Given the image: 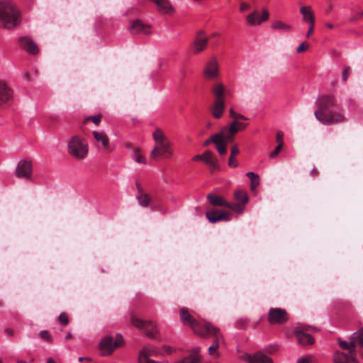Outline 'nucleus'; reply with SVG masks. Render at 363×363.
<instances>
[{"instance_id":"c9c22d12","label":"nucleus","mask_w":363,"mask_h":363,"mask_svg":"<svg viewBox=\"0 0 363 363\" xmlns=\"http://www.w3.org/2000/svg\"><path fill=\"white\" fill-rule=\"evenodd\" d=\"M222 137L221 134H220V132H218L217 133H215L213 134L209 139L206 140L204 143H203V145L204 146H208L211 143H214L215 145L219 142V139Z\"/></svg>"},{"instance_id":"a211bd4d","label":"nucleus","mask_w":363,"mask_h":363,"mask_svg":"<svg viewBox=\"0 0 363 363\" xmlns=\"http://www.w3.org/2000/svg\"><path fill=\"white\" fill-rule=\"evenodd\" d=\"M130 30L133 34L143 33L148 35L151 33V26L143 23L140 20L134 21L130 27Z\"/></svg>"},{"instance_id":"f704fd0d","label":"nucleus","mask_w":363,"mask_h":363,"mask_svg":"<svg viewBox=\"0 0 363 363\" xmlns=\"http://www.w3.org/2000/svg\"><path fill=\"white\" fill-rule=\"evenodd\" d=\"M272 28L279 30L284 32H289L291 28L289 25L285 23L283 21H277L272 25Z\"/></svg>"},{"instance_id":"2eb2a0df","label":"nucleus","mask_w":363,"mask_h":363,"mask_svg":"<svg viewBox=\"0 0 363 363\" xmlns=\"http://www.w3.org/2000/svg\"><path fill=\"white\" fill-rule=\"evenodd\" d=\"M219 69L218 62L215 59L210 60L203 70V75L206 79H213L218 76Z\"/></svg>"},{"instance_id":"4d7b16f0","label":"nucleus","mask_w":363,"mask_h":363,"mask_svg":"<svg viewBox=\"0 0 363 363\" xmlns=\"http://www.w3.org/2000/svg\"><path fill=\"white\" fill-rule=\"evenodd\" d=\"M249 7H250V6H249V4H248L245 3V2H242V3H241V4H240V10L241 11H245V10L248 9H249Z\"/></svg>"},{"instance_id":"3c124183","label":"nucleus","mask_w":363,"mask_h":363,"mask_svg":"<svg viewBox=\"0 0 363 363\" xmlns=\"http://www.w3.org/2000/svg\"><path fill=\"white\" fill-rule=\"evenodd\" d=\"M139 363H168L167 361L157 362L152 359H138Z\"/></svg>"},{"instance_id":"37998d69","label":"nucleus","mask_w":363,"mask_h":363,"mask_svg":"<svg viewBox=\"0 0 363 363\" xmlns=\"http://www.w3.org/2000/svg\"><path fill=\"white\" fill-rule=\"evenodd\" d=\"M284 134L281 131H278L277 133L276 139L278 145H284Z\"/></svg>"},{"instance_id":"cd10ccee","label":"nucleus","mask_w":363,"mask_h":363,"mask_svg":"<svg viewBox=\"0 0 363 363\" xmlns=\"http://www.w3.org/2000/svg\"><path fill=\"white\" fill-rule=\"evenodd\" d=\"M296 336L298 342L302 345H312L314 342V339L310 334L297 331Z\"/></svg>"},{"instance_id":"9d476101","label":"nucleus","mask_w":363,"mask_h":363,"mask_svg":"<svg viewBox=\"0 0 363 363\" xmlns=\"http://www.w3.org/2000/svg\"><path fill=\"white\" fill-rule=\"evenodd\" d=\"M268 320L271 324L284 323L288 320L287 313L284 309L271 308L268 313Z\"/></svg>"},{"instance_id":"603ef678","label":"nucleus","mask_w":363,"mask_h":363,"mask_svg":"<svg viewBox=\"0 0 363 363\" xmlns=\"http://www.w3.org/2000/svg\"><path fill=\"white\" fill-rule=\"evenodd\" d=\"M230 153L231 156H235L239 153V149L236 145L231 147Z\"/></svg>"},{"instance_id":"f03ea898","label":"nucleus","mask_w":363,"mask_h":363,"mask_svg":"<svg viewBox=\"0 0 363 363\" xmlns=\"http://www.w3.org/2000/svg\"><path fill=\"white\" fill-rule=\"evenodd\" d=\"M21 12L13 1L0 0V27L13 30L21 25Z\"/></svg>"},{"instance_id":"69168bd1","label":"nucleus","mask_w":363,"mask_h":363,"mask_svg":"<svg viewBox=\"0 0 363 363\" xmlns=\"http://www.w3.org/2000/svg\"><path fill=\"white\" fill-rule=\"evenodd\" d=\"M136 186H137V189H138V194H143L142 192L140 184L137 182L136 183Z\"/></svg>"},{"instance_id":"6e6d98bb","label":"nucleus","mask_w":363,"mask_h":363,"mask_svg":"<svg viewBox=\"0 0 363 363\" xmlns=\"http://www.w3.org/2000/svg\"><path fill=\"white\" fill-rule=\"evenodd\" d=\"M308 48V46L306 47L305 43H301L296 49V52H301Z\"/></svg>"},{"instance_id":"c85d7f7f","label":"nucleus","mask_w":363,"mask_h":363,"mask_svg":"<svg viewBox=\"0 0 363 363\" xmlns=\"http://www.w3.org/2000/svg\"><path fill=\"white\" fill-rule=\"evenodd\" d=\"M300 13L303 16V19L304 21H308L309 23L315 22V18L313 13L312 12L311 7L309 6H303L300 8Z\"/></svg>"},{"instance_id":"4468645a","label":"nucleus","mask_w":363,"mask_h":363,"mask_svg":"<svg viewBox=\"0 0 363 363\" xmlns=\"http://www.w3.org/2000/svg\"><path fill=\"white\" fill-rule=\"evenodd\" d=\"M208 41V38L204 31L201 30H199L196 34V37L193 43V49L194 52H200L203 51L206 48Z\"/></svg>"},{"instance_id":"bb28decb","label":"nucleus","mask_w":363,"mask_h":363,"mask_svg":"<svg viewBox=\"0 0 363 363\" xmlns=\"http://www.w3.org/2000/svg\"><path fill=\"white\" fill-rule=\"evenodd\" d=\"M212 92L216 98L215 100L224 101V95L226 92L225 86L220 83L215 84L212 87Z\"/></svg>"},{"instance_id":"e2e57ef3","label":"nucleus","mask_w":363,"mask_h":363,"mask_svg":"<svg viewBox=\"0 0 363 363\" xmlns=\"http://www.w3.org/2000/svg\"><path fill=\"white\" fill-rule=\"evenodd\" d=\"M5 333L9 335V336H13V331L12 329H10V328H7L5 330Z\"/></svg>"},{"instance_id":"5701e85b","label":"nucleus","mask_w":363,"mask_h":363,"mask_svg":"<svg viewBox=\"0 0 363 363\" xmlns=\"http://www.w3.org/2000/svg\"><path fill=\"white\" fill-rule=\"evenodd\" d=\"M250 358V363H273L272 358L262 352H258L252 356H246Z\"/></svg>"},{"instance_id":"0e129e2a","label":"nucleus","mask_w":363,"mask_h":363,"mask_svg":"<svg viewBox=\"0 0 363 363\" xmlns=\"http://www.w3.org/2000/svg\"><path fill=\"white\" fill-rule=\"evenodd\" d=\"M78 360H79V362H82L83 360H86V361L90 362L91 360V359L89 358V357H79Z\"/></svg>"},{"instance_id":"ddd939ff","label":"nucleus","mask_w":363,"mask_h":363,"mask_svg":"<svg viewBox=\"0 0 363 363\" xmlns=\"http://www.w3.org/2000/svg\"><path fill=\"white\" fill-rule=\"evenodd\" d=\"M206 216L211 223H216L219 221H229L231 219V213L224 211H209L206 213Z\"/></svg>"},{"instance_id":"2f4dec72","label":"nucleus","mask_w":363,"mask_h":363,"mask_svg":"<svg viewBox=\"0 0 363 363\" xmlns=\"http://www.w3.org/2000/svg\"><path fill=\"white\" fill-rule=\"evenodd\" d=\"M234 197L238 203H242V205H245L249 201L247 194L244 190H238L235 191Z\"/></svg>"},{"instance_id":"6e6552de","label":"nucleus","mask_w":363,"mask_h":363,"mask_svg":"<svg viewBox=\"0 0 363 363\" xmlns=\"http://www.w3.org/2000/svg\"><path fill=\"white\" fill-rule=\"evenodd\" d=\"M33 172V166L30 160H20L18 162L15 174L17 177L26 179H30Z\"/></svg>"},{"instance_id":"aec40b11","label":"nucleus","mask_w":363,"mask_h":363,"mask_svg":"<svg viewBox=\"0 0 363 363\" xmlns=\"http://www.w3.org/2000/svg\"><path fill=\"white\" fill-rule=\"evenodd\" d=\"M269 15V12L264 10L262 16L258 17L257 12L254 11L247 16V21L249 24L252 26L260 24L261 23H262L263 21H266L268 18Z\"/></svg>"},{"instance_id":"393cba45","label":"nucleus","mask_w":363,"mask_h":363,"mask_svg":"<svg viewBox=\"0 0 363 363\" xmlns=\"http://www.w3.org/2000/svg\"><path fill=\"white\" fill-rule=\"evenodd\" d=\"M159 350L154 346L147 345L139 353L138 359H149L148 357L159 354Z\"/></svg>"},{"instance_id":"a19ab883","label":"nucleus","mask_w":363,"mask_h":363,"mask_svg":"<svg viewBox=\"0 0 363 363\" xmlns=\"http://www.w3.org/2000/svg\"><path fill=\"white\" fill-rule=\"evenodd\" d=\"M351 69L349 66L345 67L342 70V81L345 82L350 74Z\"/></svg>"},{"instance_id":"a878e982","label":"nucleus","mask_w":363,"mask_h":363,"mask_svg":"<svg viewBox=\"0 0 363 363\" xmlns=\"http://www.w3.org/2000/svg\"><path fill=\"white\" fill-rule=\"evenodd\" d=\"M225 101L215 100L211 108V113L215 118H220L224 112Z\"/></svg>"},{"instance_id":"79ce46f5","label":"nucleus","mask_w":363,"mask_h":363,"mask_svg":"<svg viewBox=\"0 0 363 363\" xmlns=\"http://www.w3.org/2000/svg\"><path fill=\"white\" fill-rule=\"evenodd\" d=\"M58 320L59 322L64 325H66L68 323V318L65 313H60Z\"/></svg>"},{"instance_id":"20e7f679","label":"nucleus","mask_w":363,"mask_h":363,"mask_svg":"<svg viewBox=\"0 0 363 363\" xmlns=\"http://www.w3.org/2000/svg\"><path fill=\"white\" fill-rule=\"evenodd\" d=\"M88 144L86 140L77 135H74L68 143V152L77 159H84L88 154Z\"/></svg>"},{"instance_id":"423d86ee","label":"nucleus","mask_w":363,"mask_h":363,"mask_svg":"<svg viewBox=\"0 0 363 363\" xmlns=\"http://www.w3.org/2000/svg\"><path fill=\"white\" fill-rule=\"evenodd\" d=\"M247 126V123H241L233 120L228 125L224 126L220 130V134L227 140H233L234 135Z\"/></svg>"},{"instance_id":"9b49d317","label":"nucleus","mask_w":363,"mask_h":363,"mask_svg":"<svg viewBox=\"0 0 363 363\" xmlns=\"http://www.w3.org/2000/svg\"><path fill=\"white\" fill-rule=\"evenodd\" d=\"M13 99V89L5 81L0 79V106L10 104Z\"/></svg>"},{"instance_id":"6ab92c4d","label":"nucleus","mask_w":363,"mask_h":363,"mask_svg":"<svg viewBox=\"0 0 363 363\" xmlns=\"http://www.w3.org/2000/svg\"><path fill=\"white\" fill-rule=\"evenodd\" d=\"M203 161L206 165H208L209 171L211 173L220 169L218 160L213 157L212 153L210 151L207 150L204 152V158Z\"/></svg>"},{"instance_id":"680f3d73","label":"nucleus","mask_w":363,"mask_h":363,"mask_svg":"<svg viewBox=\"0 0 363 363\" xmlns=\"http://www.w3.org/2000/svg\"><path fill=\"white\" fill-rule=\"evenodd\" d=\"M246 356H251V355L247 353H245L240 357V359L247 362V363H250V358L247 357Z\"/></svg>"},{"instance_id":"e433bc0d","label":"nucleus","mask_w":363,"mask_h":363,"mask_svg":"<svg viewBox=\"0 0 363 363\" xmlns=\"http://www.w3.org/2000/svg\"><path fill=\"white\" fill-rule=\"evenodd\" d=\"M354 341H357L360 345L363 346V328L359 329L352 335Z\"/></svg>"},{"instance_id":"412c9836","label":"nucleus","mask_w":363,"mask_h":363,"mask_svg":"<svg viewBox=\"0 0 363 363\" xmlns=\"http://www.w3.org/2000/svg\"><path fill=\"white\" fill-rule=\"evenodd\" d=\"M334 363H357L355 355H347L342 352H336L334 354Z\"/></svg>"},{"instance_id":"09e8293b","label":"nucleus","mask_w":363,"mask_h":363,"mask_svg":"<svg viewBox=\"0 0 363 363\" xmlns=\"http://www.w3.org/2000/svg\"><path fill=\"white\" fill-rule=\"evenodd\" d=\"M282 147H283L282 145H277V146L276 147L275 150L273 152H271L270 157H276L280 152Z\"/></svg>"},{"instance_id":"473e14b6","label":"nucleus","mask_w":363,"mask_h":363,"mask_svg":"<svg viewBox=\"0 0 363 363\" xmlns=\"http://www.w3.org/2000/svg\"><path fill=\"white\" fill-rule=\"evenodd\" d=\"M230 142H231V140H225L224 138V136H222L219 139V142H218L216 144V147L217 151L218 152V153L220 155H223L225 154L226 150H227V145L228 143H230Z\"/></svg>"},{"instance_id":"c03bdc74","label":"nucleus","mask_w":363,"mask_h":363,"mask_svg":"<svg viewBox=\"0 0 363 363\" xmlns=\"http://www.w3.org/2000/svg\"><path fill=\"white\" fill-rule=\"evenodd\" d=\"M40 337L42 339L45 340L48 342H50L51 341V337H50L49 333L47 330H42L40 333Z\"/></svg>"},{"instance_id":"ea45409f","label":"nucleus","mask_w":363,"mask_h":363,"mask_svg":"<svg viewBox=\"0 0 363 363\" xmlns=\"http://www.w3.org/2000/svg\"><path fill=\"white\" fill-rule=\"evenodd\" d=\"M315 362L314 357L308 355L300 358L297 363H315Z\"/></svg>"},{"instance_id":"1a4fd4ad","label":"nucleus","mask_w":363,"mask_h":363,"mask_svg":"<svg viewBox=\"0 0 363 363\" xmlns=\"http://www.w3.org/2000/svg\"><path fill=\"white\" fill-rule=\"evenodd\" d=\"M204 333L206 335L213 336L215 337L214 342L209 347V354H212L213 352H216L219 347V337H222L220 334V330L218 328L214 327L211 323H208L204 325Z\"/></svg>"},{"instance_id":"864d4df0","label":"nucleus","mask_w":363,"mask_h":363,"mask_svg":"<svg viewBox=\"0 0 363 363\" xmlns=\"http://www.w3.org/2000/svg\"><path fill=\"white\" fill-rule=\"evenodd\" d=\"M362 16H363V9L362 11H360L359 13H357L356 15L352 16L350 18V21H354L357 18H361Z\"/></svg>"},{"instance_id":"13d9d810","label":"nucleus","mask_w":363,"mask_h":363,"mask_svg":"<svg viewBox=\"0 0 363 363\" xmlns=\"http://www.w3.org/2000/svg\"><path fill=\"white\" fill-rule=\"evenodd\" d=\"M204 158V152L201 155H195L193 158H192V160L194 161H199V160H203Z\"/></svg>"},{"instance_id":"a18cd8bd","label":"nucleus","mask_w":363,"mask_h":363,"mask_svg":"<svg viewBox=\"0 0 363 363\" xmlns=\"http://www.w3.org/2000/svg\"><path fill=\"white\" fill-rule=\"evenodd\" d=\"M235 156H230L228 159V165L232 168H235L238 166V161L234 158Z\"/></svg>"},{"instance_id":"7c9ffc66","label":"nucleus","mask_w":363,"mask_h":363,"mask_svg":"<svg viewBox=\"0 0 363 363\" xmlns=\"http://www.w3.org/2000/svg\"><path fill=\"white\" fill-rule=\"evenodd\" d=\"M339 345L343 350H348L350 354L356 355L355 343L354 340L347 342L342 340L340 338L338 339Z\"/></svg>"},{"instance_id":"5fc2aeb1","label":"nucleus","mask_w":363,"mask_h":363,"mask_svg":"<svg viewBox=\"0 0 363 363\" xmlns=\"http://www.w3.org/2000/svg\"><path fill=\"white\" fill-rule=\"evenodd\" d=\"M314 25H315V22L309 23V28H308V32L306 33L307 38H308L310 36V35L313 33V29H314Z\"/></svg>"},{"instance_id":"0eeeda50","label":"nucleus","mask_w":363,"mask_h":363,"mask_svg":"<svg viewBox=\"0 0 363 363\" xmlns=\"http://www.w3.org/2000/svg\"><path fill=\"white\" fill-rule=\"evenodd\" d=\"M122 343L123 339L121 335H118L116 340L111 337H106L101 340L99 347L103 355H107L111 354Z\"/></svg>"},{"instance_id":"774afa93","label":"nucleus","mask_w":363,"mask_h":363,"mask_svg":"<svg viewBox=\"0 0 363 363\" xmlns=\"http://www.w3.org/2000/svg\"><path fill=\"white\" fill-rule=\"evenodd\" d=\"M326 26L328 28H333L334 26L332 23H328L326 24Z\"/></svg>"},{"instance_id":"58836bf2","label":"nucleus","mask_w":363,"mask_h":363,"mask_svg":"<svg viewBox=\"0 0 363 363\" xmlns=\"http://www.w3.org/2000/svg\"><path fill=\"white\" fill-rule=\"evenodd\" d=\"M230 116L234 118V120L238 121V119L247 120V118L242 114L236 113L233 108L229 110Z\"/></svg>"},{"instance_id":"8fccbe9b","label":"nucleus","mask_w":363,"mask_h":363,"mask_svg":"<svg viewBox=\"0 0 363 363\" xmlns=\"http://www.w3.org/2000/svg\"><path fill=\"white\" fill-rule=\"evenodd\" d=\"M135 160L138 163H141V164H145L146 163V159L142 155H136L135 157Z\"/></svg>"},{"instance_id":"de8ad7c7","label":"nucleus","mask_w":363,"mask_h":363,"mask_svg":"<svg viewBox=\"0 0 363 363\" xmlns=\"http://www.w3.org/2000/svg\"><path fill=\"white\" fill-rule=\"evenodd\" d=\"M101 115H96L89 117L87 120H91L96 125H99V123L101 122Z\"/></svg>"},{"instance_id":"f257e3e1","label":"nucleus","mask_w":363,"mask_h":363,"mask_svg":"<svg viewBox=\"0 0 363 363\" xmlns=\"http://www.w3.org/2000/svg\"><path fill=\"white\" fill-rule=\"evenodd\" d=\"M315 104L318 108L315 111L314 115L321 123L330 125L345 121V117L341 111H335L332 109L337 105L335 96L322 95L317 99Z\"/></svg>"},{"instance_id":"39448f33","label":"nucleus","mask_w":363,"mask_h":363,"mask_svg":"<svg viewBox=\"0 0 363 363\" xmlns=\"http://www.w3.org/2000/svg\"><path fill=\"white\" fill-rule=\"evenodd\" d=\"M180 319L184 325L189 326L193 331L200 335L205 336L204 325L202 326L189 313L186 308L180 311Z\"/></svg>"},{"instance_id":"dca6fc26","label":"nucleus","mask_w":363,"mask_h":363,"mask_svg":"<svg viewBox=\"0 0 363 363\" xmlns=\"http://www.w3.org/2000/svg\"><path fill=\"white\" fill-rule=\"evenodd\" d=\"M157 6V11L161 14H172L175 9L169 0H150Z\"/></svg>"},{"instance_id":"7ed1b4c3","label":"nucleus","mask_w":363,"mask_h":363,"mask_svg":"<svg viewBox=\"0 0 363 363\" xmlns=\"http://www.w3.org/2000/svg\"><path fill=\"white\" fill-rule=\"evenodd\" d=\"M152 138L157 145L151 151L150 156L152 158H156L159 156L171 157L173 155V152L171 150L172 143L161 129L157 128L152 133Z\"/></svg>"},{"instance_id":"bf43d9fd","label":"nucleus","mask_w":363,"mask_h":363,"mask_svg":"<svg viewBox=\"0 0 363 363\" xmlns=\"http://www.w3.org/2000/svg\"><path fill=\"white\" fill-rule=\"evenodd\" d=\"M246 175L250 178V179H257V177H259V176L256 174H255L253 172H248Z\"/></svg>"},{"instance_id":"4c0bfd02","label":"nucleus","mask_w":363,"mask_h":363,"mask_svg":"<svg viewBox=\"0 0 363 363\" xmlns=\"http://www.w3.org/2000/svg\"><path fill=\"white\" fill-rule=\"evenodd\" d=\"M228 205L230 207H227L228 208L231 209L238 213H242L243 212L245 205H242V203H237L235 204H232L228 203Z\"/></svg>"},{"instance_id":"f3484780","label":"nucleus","mask_w":363,"mask_h":363,"mask_svg":"<svg viewBox=\"0 0 363 363\" xmlns=\"http://www.w3.org/2000/svg\"><path fill=\"white\" fill-rule=\"evenodd\" d=\"M20 46L26 50L28 53L35 55L38 52L37 45L30 38L27 37H21L18 38Z\"/></svg>"},{"instance_id":"c756f323","label":"nucleus","mask_w":363,"mask_h":363,"mask_svg":"<svg viewBox=\"0 0 363 363\" xmlns=\"http://www.w3.org/2000/svg\"><path fill=\"white\" fill-rule=\"evenodd\" d=\"M94 137L95 140L98 142H100L103 145L104 148L109 150L108 148V139L106 135L103 132L94 131L93 132Z\"/></svg>"},{"instance_id":"f8f14e48","label":"nucleus","mask_w":363,"mask_h":363,"mask_svg":"<svg viewBox=\"0 0 363 363\" xmlns=\"http://www.w3.org/2000/svg\"><path fill=\"white\" fill-rule=\"evenodd\" d=\"M131 323L134 326H135L138 328H151V330L147 332V335L152 339L155 338V335L158 333V330L153 322L144 321L143 320H140V319L132 315Z\"/></svg>"},{"instance_id":"b1692460","label":"nucleus","mask_w":363,"mask_h":363,"mask_svg":"<svg viewBox=\"0 0 363 363\" xmlns=\"http://www.w3.org/2000/svg\"><path fill=\"white\" fill-rule=\"evenodd\" d=\"M207 199L209 202L216 206H224V207H230L228 205V202L224 199V197L218 195H215L213 194H208L207 195Z\"/></svg>"},{"instance_id":"338daca9","label":"nucleus","mask_w":363,"mask_h":363,"mask_svg":"<svg viewBox=\"0 0 363 363\" xmlns=\"http://www.w3.org/2000/svg\"><path fill=\"white\" fill-rule=\"evenodd\" d=\"M46 363H55L54 359L52 357L48 359Z\"/></svg>"},{"instance_id":"72a5a7b5","label":"nucleus","mask_w":363,"mask_h":363,"mask_svg":"<svg viewBox=\"0 0 363 363\" xmlns=\"http://www.w3.org/2000/svg\"><path fill=\"white\" fill-rule=\"evenodd\" d=\"M136 198L139 204L143 207H147L151 201V197L148 194H138Z\"/></svg>"},{"instance_id":"4be33fe9","label":"nucleus","mask_w":363,"mask_h":363,"mask_svg":"<svg viewBox=\"0 0 363 363\" xmlns=\"http://www.w3.org/2000/svg\"><path fill=\"white\" fill-rule=\"evenodd\" d=\"M201 356L199 354V348H195L189 356L176 361L174 363H199Z\"/></svg>"},{"instance_id":"49530a36","label":"nucleus","mask_w":363,"mask_h":363,"mask_svg":"<svg viewBox=\"0 0 363 363\" xmlns=\"http://www.w3.org/2000/svg\"><path fill=\"white\" fill-rule=\"evenodd\" d=\"M250 182V188L252 191H255L259 184V177H257V179H251Z\"/></svg>"},{"instance_id":"052dcab7","label":"nucleus","mask_w":363,"mask_h":363,"mask_svg":"<svg viewBox=\"0 0 363 363\" xmlns=\"http://www.w3.org/2000/svg\"><path fill=\"white\" fill-rule=\"evenodd\" d=\"M163 350L167 354H171L172 352V348L168 345H164Z\"/></svg>"}]
</instances>
